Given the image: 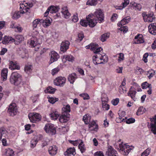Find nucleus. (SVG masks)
I'll use <instances>...</instances> for the list:
<instances>
[{"label": "nucleus", "instance_id": "nucleus-1", "mask_svg": "<svg viewBox=\"0 0 156 156\" xmlns=\"http://www.w3.org/2000/svg\"><path fill=\"white\" fill-rule=\"evenodd\" d=\"M10 82L18 87H23L25 84V82L23 81L21 75L16 72L12 73L10 78Z\"/></svg>", "mask_w": 156, "mask_h": 156}, {"label": "nucleus", "instance_id": "nucleus-2", "mask_svg": "<svg viewBox=\"0 0 156 156\" xmlns=\"http://www.w3.org/2000/svg\"><path fill=\"white\" fill-rule=\"evenodd\" d=\"M41 37L39 36L38 32L35 31L32 34V38L28 41V43L31 47H37V49L39 48L38 46L41 43Z\"/></svg>", "mask_w": 156, "mask_h": 156}, {"label": "nucleus", "instance_id": "nucleus-3", "mask_svg": "<svg viewBox=\"0 0 156 156\" xmlns=\"http://www.w3.org/2000/svg\"><path fill=\"white\" fill-rule=\"evenodd\" d=\"M86 20H82L80 21V24L82 26L87 27L89 25L90 27H93L96 25L97 22L94 20L87 17H86Z\"/></svg>", "mask_w": 156, "mask_h": 156}, {"label": "nucleus", "instance_id": "nucleus-4", "mask_svg": "<svg viewBox=\"0 0 156 156\" xmlns=\"http://www.w3.org/2000/svg\"><path fill=\"white\" fill-rule=\"evenodd\" d=\"M44 129L47 133L51 135L55 134L56 132L55 127L53 124L51 123L46 124L44 127Z\"/></svg>", "mask_w": 156, "mask_h": 156}, {"label": "nucleus", "instance_id": "nucleus-5", "mask_svg": "<svg viewBox=\"0 0 156 156\" xmlns=\"http://www.w3.org/2000/svg\"><path fill=\"white\" fill-rule=\"evenodd\" d=\"M28 117L30 121L33 123L39 121L41 118V115L38 113L34 112L29 113Z\"/></svg>", "mask_w": 156, "mask_h": 156}, {"label": "nucleus", "instance_id": "nucleus-6", "mask_svg": "<svg viewBox=\"0 0 156 156\" xmlns=\"http://www.w3.org/2000/svg\"><path fill=\"white\" fill-rule=\"evenodd\" d=\"M94 16L96 17L95 18L94 21L96 22L97 20L100 21V23L104 20V14L102 11L101 9H97L94 13Z\"/></svg>", "mask_w": 156, "mask_h": 156}, {"label": "nucleus", "instance_id": "nucleus-7", "mask_svg": "<svg viewBox=\"0 0 156 156\" xmlns=\"http://www.w3.org/2000/svg\"><path fill=\"white\" fill-rule=\"evenodd\" d=\"M8 112L10 116H13L18 112V109L15 103L11 104L8 109Z\"/></svg>", "mask_w": 156, "mask_h": 156}, {"label": "nucleus", "instance_id": "nucleus-8", "mask_svg": "<svg viewBox=\"0 0 156 156\" xmlns=\"http://www.w3.org/2000/svg\"><path fill=\"white\" fill-rule=\"evenodd\" d=\"M142 15L144 20L145 22H152L155 19V17L152 13L147 14L143 13Z\"/></svg>", "mask_w": 156, "mask_h": 156}, {"label": "nucleus", "instance_id": "nucleus-9", "mask_svg": "<svg viewBox=\"0 0 156 156\" xmlns=\"http://www.w3.org/2000/svg\"><path fill=\"white\" fill-rule=\"evenodd\" d=\"M49 54L50 56V59L49 62V64H51L54 62L57 61L59 58V55L54 51H51Z\"/></svg>", "mask_w": 156, "mask_h": 156}, {"label": "nucleus", "instance_id": "nucleus-10", "mask_svg": "<svg viewBox=\"0 0 156 156\" xmlns=\"http://www.w3.org/2000/svg\"><path fill=\"white\" fill-rule=\"evenodd\" d=\"M66 78L64 77L60 76L56 78L54 80L55 85L60 86H63L65 83Z\"/></svg>", "mask_w": 156, "mask_h": 156}, {"label": "nucleus", "instance_id": "nucleus-11", "mask_svg": "<svg viewBox=\"0 0 156 156\" xmlns=\"http://www.w3.org/2000/svg\"><path fill=\"white\" fill-rule=\"evenodd\" d=\"M70 43L68 41H65L62 42L60 45V50L63 52H66L69 48Z\"/></svg>", "mask_w": 156, "mask_h": 156}, {"label": "nucleus", "instance_id": "nucleus-12", "mask_svg": "<svg viewBox=\"0 0 156 156\" xmlns=\"http://www.w3.org/2000/svg\"><path fill=\"white\" fill-rule=\"evenodd\" d=\"M70 114L69 113H62L59 119L61 123L66 122L69 119Z\"/></svg>", "mask_w": 156, "mask_h": 156}, {"label": "nucleus", "instance_id": "nucleus-13", "mask_svg": "<svg viewBox=\"0 0 156 156\" xmlns=\"http://www.w3.org/2000/svg\"><path fill=\"white\" fill-rule=\"evenodd\" d=\"M136 93V92L135 89L133 87H131L128 93V95L129 96H130L134 101H136V98L135 97Z\"/></svg>", "mask_w": 156, "mask_h": 156}, {"label": "nucleus", "instance_id": "nucleus-14", "mask_svg": "<svg viewBox=\"0 0 156 156\" xmlns=\"http://www.w3.org/2000/svg\"><path fill=\"white\" fill-rule=\"evenodd\" d=\"M134 42L136 44H139L144 43V41L143 35L141 34H138L135 36Z\"/></svg>", "mask_w": 156, "mask_h": 156}, {"label": "nucleus", "instance_id": "nucleus-15", "mask_svg": "<svg viewBox=\"0 0 156 156\" xmlns=\"http://www.w3.org/2000/svg\"><path fill=\"white\" fill-rule=\"evenodd\" d=\"M149 31L151 34L156 35V23L151 24L148 27Z\"/></svg>", "mask_w": 156, "mask_h": 156}, {"label": "nucleus", "instance_id": "nucleus-16", "mask_svg": "<svg viewBox=\"0 0 156 156\" xmlns=\"http://www.w3.org/2000/svg\"><path fill=\"white\" fill-rule=\"evenodd\" d=\"M150 121L152 122H154V123L151 124V131L154 134H156V115H155L154 117L150 119Z\"/></svg>", "mask_w": 156, "mask_h": 156}, {"label": "nucleus", "instance_id": "nucleus-17", "mask_svg": "<svg viewBox=\"0 0 156 156\" xmlns=\"http://www.w3.org/2000/svg\"><path fill=\"white\" fill-rule=\"evenodd\" d=\"M41 23L44 27L49 26L51 23L52 20L50 18H47L45 19H41Z\"/></svg>", "mask_w": 156, "mask_h": 156}, {"label": "nucleus", "instance_id": "nucleus-18", "mask_svg": "<svg viewBox=\"0 0 156 156\" xmlns=\"http://www.w3.org/2000/svg\"><path fill=\"white\" fill-rule=\"evenodd\" d=\"M15 41V39L11 37L5 36L3 39L2 43L3 44L10 43Z\"/></svg>", "mask_w": 156, "mask_h": 156}, {"label": "nucleus", "instance_id": "nucleus-19", "mask_svg": "<svg viewBox=\"0 0 156 156\" xmlns=\"http://www.w3.org/2000/svg\"><path fill=\"white\" fill-rule=\"evenodd\" d=\"M57 147L55 145L50 146L48 148V152L51 156L55 155L57 153Z\"/></svg>", "mask_w": 156, "mask_h": 156}, {"label": "nucleus", "instance_id": "nucleus-20", "mask_svg": "<svg viewBox=\"0 0 156 156\" xmlns=\"http://www.w3.org/2000/svg\"><path fill=\"white\" fill-rule=\"evenodd\" d=\"M9 68L11 70H19L20 67L16 62L11 61L9 63Z\"/></svg>", "mask_w": 156, "mask_h": 156}, {"label": "nucleus", "instance_id": "nucleus-21", "mask_svg": "<svg viewBox=\"0 0 156 156\" xmlns=\"http://www.w3.org/2000/svg\"><path fill=\"white\" fill-rule=\"evenodd\" d=\"M106 153L109 156H118V154L116 151L115 150L111 147H108Z\"/></svg>", "mask_w": 156, "mask_h": 156}, {"label": "nucleus", "instance_id": "nucleus-22", "mask_svg": "<svg viewBox=\"0 0 156 156\" xmlns=\"http://www.w3.org/2000/svg\"><path fill=\"white\" fill-rule=\"evenodd\" d=\"M130 17L129 16L126 17L122 20L117 25L119 27L123 26L128 23L130 21Z\"/></svg>", "mask_w": 156, "mask_h": 156}, {"label": "nucleus", "instance_id": "nucleus-23", "mask_svg": "<svg viewBox=\"0 0 156 156\" xmlns=\"http://www.w3.org/2000/svg\"><path fill=\"white\" fill-rule=\"evenodd\" d=\"M61 12L65 18L68 19L69 18L71 15L70 13L68 12L67 6H64L62 7Z\"/></svg>", "mask_w": 156, "mask_h": 156}, {"label": "nucleus", "instance_id": "nucleus-24", "mask_svg": "<svg viewBox=\"0 0 156 156\" xmlns=\"http://www.w3.org/2000/svg\"><path fill=\"white\" fill-rule=\"evenodd\" d=\"M76 154L75 150L74 148H70L64 152L65 156H70L71 155L74 156Z\"/></svg>", "mask_w": 156, "mask_h": 156}, {"label": "nucleus", "instance_id": "nucleus-25", "mask_svg": "<svg viewBox=\"0 0 156 156\" xmlns=\"http://www.w3.org/2000/svg\"><path fill=\"white\" fill-rule=\"evenodd\" d=\"M8 69L7 68H4L2 70L1 75L2 78V80L4 81L6 80L7 79Z\"/></svg>", "mask_w": 156, "mask_h": 156}, {"label": "nucleus", "instance_id": "nucleus-26", "mask_svg": "<svg viewBox=\"0 0 156 156\" xmlns=\"http://www.w3.org/2000/svg\"><path fill=\"white\" fill-rule=\"evenodd\" d=\"M94 56L96 58H97L98 59L101 60H103L104 62H107L108 61V58L104 54L103 55L99 53L96 54V55Z\"/></svg>", "mask_w": 156, "mask_h": 156}, {"label": "nucleus", "instance_id": "nucleus-27", "mask_svg": "<svg viewBox=\"0 0 156 156\" xmlns=\"http://www.w3.org/2000/svg\"><path fill=\"white\" fill-rule=\"evenodd\" d=\"M33 69V66L30 63H27L26 64L24 68V70L25 72L29 74L31 72Z\"/></svg>", "mask_w": 156, "mask_h": 156}, {"label": "nucleus", "instance_id": "nucleus-28", "mask_svg": "<svg viewBox=\"0 0 156 156\" xmlns=\"http://www.w3.org/2000/svg\"><path fill=\"white\" fill-rule=\"evenodd\" d=\"M4 154L5 156H15L14 152L9 148L5 149Z\"/></svg>", "mask_w": 156, "mask_h": 156}, {"label": "nucleus", "instance_id": "nucleus-29", "mask_svg": "<svg viewBox=\"0 0 156 156\" xmlns=\"http://www.w3.org/2000/svg\"><path fill=\"white\" fill-rule=\"evenodd\" d=\"M64 59L66 61H68L69 62H73L75 58L71 55H65L63 56V61H64Z\"/></svg>", "mask_w": 156, "mask_h": 156}, {"label": "nucleus", "instance_id": "nucleus-30", "mask_svg": "<svg viewBox=\"0 0 156 156\" xmlns=\"http://www.w3.org/2000/svg\"><path fill=\"white\" fill-rule=\"evenodd\" d=\"M77 76L75 73H73L69 75L68 80L71 83H73L75 80Z\"/></svg>", "mask_w": 156, "mask_h": 156}, {"label": "nucleus", "instance_id": "nucleus-31", "mask_svg": "<svg viewBox=\"0 0 156 156\" xmlns=\"http://www.w3.org/2000/svg\"><path fill=\"white\" fill-rule=\"evenodd\" d=\"M98 126L94 121H92L89 124V128L91 131H95L98 129Z\"/></svg>", "mask_w": 156, "mask_h": 156}, {"label": "nucleus", "instance_id": "nucleus-32", "mask_svg": "<svg viewBox=\"0 0 156 156\" xmlns=\"http://www.w3.org/2000/svg\"><path fill=\"white\" fill-rule=\"evenodd\" d=\"M59 9L60 8L59 6H51L48 8V9H49L50 10L49 12L51 13L56 12L58 11Z\"/></svg>", "mask_w": 156, "mask_h": 156}, {"label": "nucleus", "instance_id": "nucleus-33", "mask_svg": "<svg viewBox=\"0 0 156 156\" xmlns=\"http://www.w3.org/2000/svg\"><path fill=\"white\" fill-rule=\"evenodd\" d=\"M129 0H124V2H122V5L120 6H117L116 7V9L122 10L123 8H124L129 4Z\"/></svg>", "mask_w": 156, "mask_h": 156}, {"label": "nucleus", "instance_id": "nucleus-34", "mask_svg": "<svg viewBox=\"0 0 156 156\" xmlns=\"http://www.w3.org/2000/svg\"><path fill=\"white\" fill-rule=\"evenodd\" d=\"M32 27L33 29L37 28L38 27H39L41 23V20L39 19H37L34 20L32 23Z\"/></svg>", "mask_w": 156, "mask_h": 156}, {"label": "nucleus", "instance_id": "nucleus-35", "mask_svg": "<svg viewBox=\"0 0 156 156\" xmlns=\"http://www.w3.org/2000/svg\"><path fill=\"white\" fill-rule=\"evenodd\" d=\"M91 119L90 116L88 114L85 115L83 117V120L85 124H88L90 122Z\"/></svg>", "mask_w": 156, "mask_h": 156}, {"label": "nucleus", "instance_id": "nucleus-36", "mask_svg": "<svg viewBox=\"0 0 156 156\" xmlns=\"http://www.w3.org/2000/svg\"><path fill=\"white\" fill-rule=\"evenodd\" d=\"M39 139L35 137L30 142V147L34 148L36 146V145Z\"/></svg>", "mask_w": 156, "mask_h": 156}, {"label": "nucleus", "instance_id": "nucleus-37", "mask_svg": "<svg viewBox=\"0 0 156 156\" xmlns=\"http://www.w3.org/2000/svg\"><path fill=\"white\" fill-rule=\"evenodd\" d=\"M55 90V89L53 88L51 86H49L47 87L46 90H45L44 92L45 93L53 94Z\"/></svg>", "mask_w": 156, "mask_h": 156}, {"label": "nucleus", "instance_id": "nucleus-38", "mask_svg": "<svg viewBox=\"0 0 156 156\" xmlns=\"http://www.w3.org/2000/svg\"><path fill=\"white\" fill-rule=\"evenodd\" d=\"M59 114L56 111L53 112L50 114V117L52 119L54 120L57 119V118L59 116Z\"/></svg>", "mask_w": 156, "mask_h": 156}, {"label": "nucleus", "instance_id": "nucleus-39", "mask_svg": "<svg viewBox=\"0 0 156 156\" xmlns=\"http://www.w3.org/2000/svg\"><path fill=\"white\" fill-rule=\"evenodd\" d=\"M83 143V142L82 140H81V142L80 143L78 146L80 150L82 153H83L85 150V147Z\"/></svg>", "mask_w": 156, "mask_h": 156}, {"label": "nucleus", "instance_id": "nucleus-40", "mask_svg": "<svg viewBox=\"0 0 156 156\" xmlns=\"http://www.w3.org/2000/svg\"><path fill=\"white\" fill-rule=\"evenodd\" d=\"M110 36V34L109 33H105L102 34L100 40L104 42L106 40L109 38Z\"/></svg>", "mask_w": 156, "mask_h": 156}, {"label": "nucleus", "instance_id": "nucleus-41", "mask_svg": "<svg viewBox=\"0 0 156 156\" xmlns=\"http://www.w3.org/2000/svg\"><path fill=\"white\" fill-rule=\"evenodd\" d=\"M62 113H69L70 111V106L69 105L65 106L62 109Z\"/></svg>", "mask_w": 156, "mask_h": 156}, {"label": "nucleus", "instance_id": "nucleus-42", "mask_svg": "<svg viewBox=\"0 0 156 156\" xmlns=\"http://www.w3.org/2000/svg\"><path fill=\"white\" fill-rule=\"evenodd\" d=\"M7 132L6 129L4 127L1 128V133L2 136H3L4 137H6L7 136Z\"/></svg>", "mask_w": 156, "mask_h": 156}, {"label": "nucleus", "instance_id": "nucleus-43", "mask_svg": "<svg viewBox=\"0 0 156 156\" xmlns=\"http://www.w3.org/2000/svg\"><path fill=\"white\" fill-rule=\"evenodd\" d=\"M24 39L23 37L21 35H17L16 37V39L15 40V43L16 41L17 42L20 43L22 41H23Z\"/></svg>", "mask_w": 156, "mask_h": 156}, {"label": "nucleus", "instance_id": "nucleus-44", "mask_svg": "<svg viewBox=\"0 0 156 156\" xmlns=\"http://www.w3.org/2000/svg\"><path fill=\"white\" fill-rule=\"evenodd\" d=\"M97 3V0H88L87 5H95Z\"/></svg>", "mask_w": 156, "mask_h": 156}, {"label": "nucleus", "instance_id": "nucleus-45", "mask_svg": "<svg viewBox=\"0 0 156 156\" xmlns=\"http://www.w3.org/2000/svg\"><path fill=\"white\" fill-rule=\"evenodd\" d=\"M142 88L143 89H146L147 88H151V84H149L147 82H146L143 83L142 84Z\"/></svg>", "mask_w": 156, "mask_h": 156}, {"label": "nucleus", "instance_id": "nucleus-46", "mask_svg": "<svg viewBox=\"0 0 156 156\" xmlns=\"http://www.w3.org/2000/svg\"><path fill=\"white\" fill-rule=\"evenodd\" d=\"M20 17V12H15L12 16V18L14 19H17Z\"/></svg>", "mask_w": 156, "mask_h": 156}, {"label": "nucleus", "instance_id": "nucleus-47", "mask_svg": "<svg viewBox=\"0 0 156 156\" xmlns=\"http://www.w3.org/2000/svg\"><path fill=\"white\" fill-rule=\"evenodd\" d=\"M151 151V148H147L141 154V156H147L150 154Z\"/></svg>", "mask_w": 156, "mask_h": 156}, {"label": "nucleus", "instance_id": "nucleus-48", "mask_svg": "<svg viewBox=\"0 0 156 156\" xmlns=\"http://www.w3.org/2000/svg\"><path fill=\"white\" fill-rule=\"evenodd\" d=\"M132 146H130L129 145H126L125 149H124V151L125 153H129L132 149Z\"/></svg>", "mask_w": 156, "mask_h": 156}, {"label": "nucleus", "instance_id": "nucleus-49", "mask_svg": "<svg viewBox=\"0 0 156 156\" xmlns=\"http://www.w3.org/2000/svg\"><path fill=\"white\" fill-rule=\"evenodd\" d=\"M80 96L83 97L84 100H88L90 99V97L87 93L81 94Z\"/></svg>", "mask_w": 156, "mask_h": 156}, {"label": "nucleus", "instance_id": "nucleus-50", "mask_svg": "<svg viewBox=\"0 0 156 156\" xmlns=\"http://www.w3.org/2000/svg\"><path fill=\"white\" fill-rule=\"evenodd\" d=\"M146 111V109L143 107H140L138 110V112L140 113V114H142Z\"/></svg>", "mask_w": 156, "mask_h": 156}, {"label": "nucleus", "instance_id": "nucleus-51", "mask_svg": "<svg viewBox=\"0 0 156 156\" xmlns=\"http://www.w3.org/2000/svg\"><path fill=\"white\" fill-rule=\"evenodd\" d=\"M102 106L103 109L105 108V110H108L109 108V105L105 102H103Z\"/></svg>", "mask_w": 156, "mask_h": 156}, {"label": "nucleus", "instance_id": "nucleus-52", "mask_svg": "<svg viewBox=\"0 0 156 156\" xmlns=\"http://www.w3.org/2000/svg\"><path fill=\"white\" fill-rule=\"evenodd\" d=\"M124 55L122 53H119V59H118V62H120L121 61L124 60Z\"/></svg>", "mask_w": 156, "mask_h": 156}, {"label": "nucleus", "instance_id": "nucleus-53", "mask_svg": "<svg viewBox=\"0 0 156 156\" xmlns=\"http://www.w3.org/2000/svg\"><path fill=\"white\" fill-rule=\"evenodd\" d=\"M121 27L119 29V30L121 31H122L124 33H126L128 31V27L126 26Z\"/></svg>", "mask_w": 156, "mask_h": 156}, {"label": "nucleus", "instance_id": "nucleus-54", "mask_svg": "<svg viewBox=\"0 0 156 156\" xmlns=\"http://www.w3.org/2000/svg\"><path fill=\"white\" fill-rule=\"evenodd\" d=\"M91 48L90 49L93 51L95 50L98 47V45L95 43H91Z\"/></svg>", "mask_w": 156, "mask_h": 156}, {"label": "nucleus", "instance_id": "nucleus-55", "mask_svg": "<svg viewBox=\"0 0 156 156\" xmlns=\"http://www.w3.org/2000/svg\"><path fill=\"white\" fill-rule=\"evenodd\" d=\"M58 99L57 98H51L48 99V101L50 103L54 104L56 101H58Z\"/></svg>", "mask_w": 156, "mask_h": 156}, {"label": "nucleus", "instance_id": "nucleus-56", "mask_svg": "<svg viewBox=\"0 0 156 156\" xmlns=\"http://www.w3.org/2000/svg\"><path fill=\"white\" fill-rule=\"evenodd\" d=\"M135 121V119H134L133 118H130L126 120V122L127 124H130L134 122Z\"/></svg>", "mask_w": 156, "mask_h": 156}, {"label": "nucleus", "instance_id": "nucleus-57", "mask_svg": "<svg viewBox=\"0 0 156 156\" xmlns=\"http://www.w3.org/2000/svg\"><path fill=\"white\" fill-rule=\"evenodd\" d=\"M81 140H76L75 141L70 140L69 142L72 144L74 146H77L78 144L80 143V141Z\"/></svg>", "mask_w": 156, "mask_h": 156}, {"label": "nucleus", "instance_id": "nucleus-58", "mask_svg": "<svg viewBox=\"0 0 156 156\" xmlns=\"http://www.w3.org/2000/svg\"><path fill=\"white\" fill-rule=\"evenodd\" d=\"M49 142V140L48 139H45V140L43 141L42 144V147H44L46 146L48 144Z\"/></svg>", "mask_w": 156, "mask_h": 156}, {"label": "nucleus", "instance_id": "nucleus-59", "mask_svg": "<svg viewBox=\"0 0 156 156\" xmlns=\"http://www.w3.org/2000/svg\"><path fill=\"white\" fill-rule=\"evenodd\" d=\"M148 56V53H146L144 54L143 55V60L144 61V62L146 63L147 62V58Z\"/></svg>", "mask_w": 156, "mask_h": 156}, {"label": "nucleus", "instance_id": "nucleus-60", "mask_svg": "<svg viewBox=\"0 0 156 156\" xmlns=\"http://www.w3.org/2000/svg\"><path fill=\"white\" fill-rule=\"evenodd\" d=\"M125 115V112L124 111H122L120 113H119V118L122 119V121L124 120V119H122V117H124Z\"/></svg>", "mask_w": 156, "mask_h": 156}, {"label": "nucleus", "instance_id": "nucleus-61", "mask_svg": "<svg viewBox=\"0 0 156 156\" xmlns=\"http://www.w3.org/2000/svg\"><path fill=\"white\" fill-rule=\"evenodd\" d=\"M84 37L83 34L82 33H79L78 35V40L81 41L82 40Z\"/></svg>", "mask_w": 156, "mask_h": 156}, {"label": "nucleus", "instance_id": "nucleus-62", "mask_svg": "<svg viewBox=\"0 0 156 156\" xmlns=\"http://www.w3.org/2000/svg\"><path fill=\"white\" fill-rule=\"evenodd\" d=\"M119 101V98H116L115 99L113 100L112 101V104L114 105H117Z\"/></svg>", "mask_w": 156, "mask_h": 156}, {"label": "nucleus", "instance_id": "nucleus-63", "mask_svg": "<svg viewBox=\"0 0 156 156\" xmlns=\"http://www.w3.org/2000/svg\"><path fill=\"white\" fill-rule=\"evenodd\" d=\"M117 17L118 15L116 13H114L111 18V20L112 21H114L117 19Z\"/></svg>", "mask_w": 156, "mask_h": 156}, {"label": "nucleus", "instance_id": "nucleus-64", "mask_svg": "<svg viewBox=\"0 0 156 156\" xmlns=\"http://www.w3.org/2000/svg\"><path fill=\"white\" fill-rule=\"evenodd\" d=\"M95 156H104L103 153L101 151H97L94 154Z\"/></svg>", "mask_w": 156, "mask_h": 156}]
</instances>
